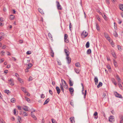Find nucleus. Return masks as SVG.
<instances>
[{
  "instance_id": "nucleus-21",
  "label": "nucleus",
  "mask_w": 123,
  "mask_h": 123,
  "mask_svg": "<svg viewBox=\"0 0 123 123\" xmlns=\"http://www.w3.org/2000/svg\"><path fill=\"white\" fill-rule=\"evenodd\" d=\"M18 81L22 84H23V80H22L21 79L19 78H18Z\"/></svg>"
},
{
  "instance_id": "nucleus-16",
  "label": "nucleus",
  "mask_w": 123,
  "mask_h": 123,
  "mask_svg": "<svg viewBox=\"0 0 123 123\" xmlns=\"http://www.w3.org/2000/svg\"><path fill=\"white\" fill-rule=\"evenodd\" d=\"M97 115L98 113L97 112H95L93 114V115L94 116H96L94 117V118L96 119H97L98 118V116H97Z\"/></svg>"
},
{
  "instance_id": "nucleus-59",
  "label": "nucleus",
  "mask_w": 123,
  "mask_h": 123,
  "mask_svg": "<svg viewBox=\"0 0 123 123\" xmlns=\"http://www.w3.org/2000/svg\"><path fill=\"white\" fill-rule=\"evenodd\" d=\"M4 18L2 17L0 18V21H4Z\"/></svg>"
},
{
  "instance_id": "nucleus-17",
  "label": "nucleus",
  "mask_w": 123,
  "mask_h": 123,
  "mask_svg": "<svg viewBox=\"0 0 123 123\" xmlns=\"http://www.w3.org/2000/svg\"><path fill=\"white\" fill-rule=\"evenodd\" d=\"M22 90L25 93H26L27 92L26 91V89L24 87H22L21 88Z\"/></svg>"
},
{
  "instance_id": "nucleus-49",
  "label": "nucleus",
  "mask_w": 123,
  "mask_h": 123,
  "mask_svg": "<svg viewBox=\"0 0 123 123\" xmlns=\"http://www.w3.org/2000/svg\"><path fill=\"white\" fill-rule=\"evenodd\" d=\"M31 53V51H28L26 52V54L27 55H29Z\"/></svg>"
},
{
  "instance_id": "nucleus-51",
  "label": "nucleus",
  "mask_w": 123,
  "mask_h": 123,
  "mask_svg": "<svg viewBox=\"0 0 123 123\" xmlns=\"http://www.w3.org/2000/svg\"><path fill=\"white\" fill-rule=\"evenodd\" d=\"M118 85H119V86L120 87V88L121 89L122 88V86L120 84V83H118Z\"/></svg>"
},
{
  "instance_id": "nucleus-35",
  "label": "nucleus",
  "mask_w": 123,
  "mask_h": 123,
  "mask_svg": "<svg viewBox=\"0 0 123 123\" xmlns=\"http://www.w3.org/2000/svg\"><path fill=\"white\" fill-rule=\"evenodd\" d=\"M25 99L27 101H28L29 102H30V99L29 98H27V97H25Z\"/></svg>"
},
{
  "instance_id": "nucleus-54",
  "label": "nucleus",
  "mask_w": 123,
  "mask_h": 123,
  "mask_svg": "<svg viewBox=\"0 0 123 123\" xmlns=\"http://www.w3.org/2000/svg\"><path fill=\"white\" fill-rule=\"evenodd\" d=\"M117 80L118 81V83H120L121 82V80L120 78H119Z\"/></svg>"
},
{
  "instance_id": "nucleus-46",
  "label": "nucleus",
  "mask_w": 123,
  "mask_h": 123,
  "mask_svg": "<svg viewBox=\"0 0 123 123\" xmlns=\"http://www.w3.org/2000/svg\"><path fill=\"white\" fill-rule=\"evenodd\" d=\"M5 93H7V94L9 93V91L8 90H5L4 92Z\"/></svg>"
},
{
  "instance_id": "nucleus-31",
  "label": "nucleus",
  "mask_w": 123,
  "mask_h": 123,
  "mask_svg": "<svg viewBox=\"0 0 123 123\" xmlns=\"http://www.w3.org/2000/svg\"><path fill=\"white\" fill-rule=\"evenodd\" d=\"M91 50L90 49H88L87 51V53L89 54L91 53Z\"/></svg>"
},
{
  "instance_id": "nucleus-58",
  "label": "nucleus",
  "mask_w": 123,
  "mask_h": 123,
  "mask_svg": "<svg viewBox=\"0 0 123 123\" xmlns=\"http://www.w3.org/2000/svg\"><path fill=\"white\" fill-rule=\"evenodd\" d=\"M32 66V64L31 63H30L28 64V66L31 67Z\"/></svg>"
},
{
  "instance_id": "nucleus-60",
  "label": "nucleus",
  "mask_w": 123,
  "mask_h": 123,
  "mask_svg": "<svg viewBox=\"0 0 123 123\" xmlns=\"http://www.w3.org/2000/svg\"><path fill=\"white\" fill-rule=\"evenodd\" d=\"M106 2L108 4H110V1L109 0H106Z\"/></svg>"
},
{
  "instance_id": "nucleus-26",
  "label": "nucleus",
  "mask_w": 123,
  "mask_h": 123,
  "mask_svg": "<svg viewBox=\"0 0 123 123\" xmlns=\"http://www.w3.org/2000/svg\"><path fill=\"white\" fill-rule=\"evenodd\" d=\"M69 84L70 86H72L73 85V83L70 79H69Z\"/></svg>"
},
{
  "instance_id": "nucleus-4",
  "label": "nucleus",
  "mask_w": 123,
  "mask_h": 123,
  "mask_svg": "<svg viewBox=\"0 0 123 123\" xmlns=\"http://www.w3.org/2000/svg\"><path fill=\"white\" fill-rule=\"evenodd\" d=\"M115 121L114 118L113 116H111L109 118V121L113 123Z\"/></svg>"
},
{
  "instance_id": "nucleus-61",
  "label": "nucleus",
  "mask_w": 123,
  "mask_h": 123,
  "mask_svg": "<svg viewBox=\"0 0 123 123\" xmlns=\"http://www.w3.org/2000/svg\"><path fill=\"white\" fill-rule=\"evenodd\" d=\"M116 78L117 80L119 78H120L119 77V76L117 74V75L116 77Z\"/></svg>"
},
{
  "instance_id": "nucleus-11",
  "label": "nucleus",
  "mask_w": 123,
  "mask_h": 123,
  "mask_svg": "<svg viewBox=\"0 0 123 123\" xmlns=\"http://www.w3.org/2000/svg\"><path fill=\"white\" fill-rule=\"evenodd\" d=\"M56 89L57 91V92L58 94H59L61 92V90L59 87L58 86H56Z\"/></svg>"
},
{
  "instance_id": "nucleus-14",
  "label": "nucleus",
  "mask_w": 123,
  "mask_h": 123,
  "mask_svg": "<svg viewBox=\"0 0 123 123\" xmlns=\"http://www.w3.org/2000/svg\"><path fill=\"white\" fill-rule=\"evenodd\" d=\"M38 10L39 12L40 13L42 14H44V13L43 10L40 8H38Z\"/></svg>"
},
{
  "instance_id": "nucleus-25",
  "label": "nucleus",
  "mask_w": 123,
  "mask_h": 123,
  "mask_svg": "<svg viewBox=\"0 0 123 123\" xmlns=\"http://www.w3.org/2000/svg\"><path fill=\"white\" fill-rule=\"evenodd\" d=\"M49 100V98H47L45 101L43 105H44L45 104H47Z\"/></svg>"
},
{
  "instance_id": "nucleus-40",
  "label": "nucleus",
  "mask_w": 123,
  "mask_h": 123,
  "mask_svg": "<svg viewBox=\"0 0 123 123\" xmlns=\"http://www.w3.org/2000/svg\"><path fill=\"white\" fill-rule=\"evenodd\" d=\"M48 35L49 37L51 39H52V36L50 33H49L48 34Z\"/></svg>"
},
{
  "instance_id": "nucleus-13",
  "label": "nucleus",
  "mask_w": 123,
  "mask_h": 123,
  "mask_svg": "<svg viewBox=\"0 0 123 123\" xmlns=\"http://www.w3.org/2000/svg\"><path fill=\"white\" fill-rule=\"evenodd\" d=\"M69 90L70 92L71 93V95H72V93L71 92H74V90L73 89V87H70L69 88Z\"/></svg>"
},
{
  "instance_id": "nucleus-38",
  "label": "nucleus",
  "mask_w": 123,
  "mask_h": 123,
  "mask_svg": "<svg viewBox=\"0 0 123 123\" xmlns=\"http://www.w3.org/2000/svg\"><path fill=\"white\" fill-rule=\"evenodd\" d=\"M114 35L115 37H117L118 36V34L117 33L116 31L114 32Z\"/></svg>"
},
{
  "instance_id": "nucleus-2",
  "label": "nucleus",
  "mask_w": 123,
  "mask_h": 123,
  "mask_svg": "<svg viewBox=\"0 0 123 123\" xmlns=\"http://www.w3.org/2000/svg\"><path fill=\"white\" fill-rule=\"evenodd\" d=\"M8 83L12 86H13L14 85V83L12 79L11 78L8 80Z\"/></svg>"
},
{
  "instance_id": "nucleus-30",
  "label": "nucleus",
  "mask_w": 123,
  "mask_h": 123,
  "mask_svg": "<svg viewBox=\"0 0 123 123\" xmlns=\"http://www.w3.org/2000/svg\"><path fill=\"white\" fill-rule=\"evenodd\" d=\"M74 70L78 74L79 73L80 70L79 69H77L76 68H75Z\"/></svg>"
},
{
  "instance_id": "nucleus-57",
  "label": "nucleus",
  "mask_w": 123,
  "mask_h": 123,
  "mask_svg": "<svg viewBox=\"0 0 123 123\" xmlns=\"http://www.w3.org/2000/svg\"><path fill=\"white\" fill-rule=\"evenodd\" d=\"M86 91H87L86 90H85V93L84 94V98H85V97L86 95Z\"/></svg>"
},
{
  "instance_id": "nucleus-28",
  "label": "nucleus",
  "mask_w": 123,
  "mask_h": 123,
  "mask_svg": "<svg viewBox=\"0 0 123 123\" xmlns=\"http://www.w3.org/2000/svg\"><path fill=\"white\" fill-rule=\"evenodd\" d=\"M15 16L13 15H10V19L11 20L13 19L14 18Z\"/></svg>"
},
{
  "instance_id": "nucleus-33",
  "label": "nucleus",
  "mask_w": 123,
  "mask_h": 123,
  "mask_svg": "<svg viewBox=\"0 0 123 123\" xmlns=\"http://www.w3.org/2000/svg\"><path fill=\"white\" fill-rule=\"evenodd\" d=\"M23 115L24 116H28V114L27 113L25 112H24L23 114Z\"/></svg>"
},
{
  "instance_id": "nucleus-20",
  "label": "nucleus",
  "mask_w": 123,
  "mask_h": 123,
  "mask_svg": "<svg viewBox=\"0 0 123 123\" xmlns=\"http://www.w3.org/2000/svg\"><path fill=\"white\" fill-rule=\"evenodd\" d=\"M102 83L101 82H99L97 86V87L99 88L102 85Z\"/></svg>"
},
{
  "instance_id": "nucleus-19",
  "label": "nucleus",
  "mask_w": 123,
  "mask_h": 123,
  "mask_svg": "<svg viewBox=\"0 0 123 123\" xmlns=\"http://www.w3.org/2000/svg\"><path fill=\"white\" fill-rule=\"evenodd\" d=\"M50 55L52 57H54V53L53 51V50H52L50 53Z\"/></svg>"
},
{
  "instance_id": "nucleus-24",
  "label": "nucleus",
  "mask_w": 123,
  "mask_h": 123,
  "mask_svg": "<svg viewBox=\"0 0 123 123\" xmlns=\"http://www.w3.org/2000/svg\"><path fill=\"white\" fill-rule=\"evenodd\" d=\"M11 101L12 103H15L16 102L15 99L14 98H12L11 99Z\"/></svg>"
},
{
  "instance_id": "nucleus-8",
  "label": "nucleus",
  "mask_w": 123,
  "mask_h": 123,
  "mask_svg": "<svg viewBox=\"0 0 123 123\" xmlns=\"http://www.w3.org/2000/svg\"><path fill=\"white\" fill-rule=\"evenodd\" d=\"M64 52L66 54V56H69L70 53L68 50L66 49H64Z\"/></svg>"
},
{
  "instance_id": "nucleus-52",
  "label": "nucleus",
  "mask_w": 123,
  "mask_h": 123,
  "mask_svg": "<svg viewBox=\"0 0 123 123\" xmlns=\"http://www.w3.org/2000/svg\"><path fill=\"white\" fill-rule=\"evenodd\" d=\"M111 80L112 82L113 83L116 81L113 78H112L111 79Z\"/></svg>"
},
{
  "instance_id": "nucleus-15",
  "label": "nucleus",
  "mask_w": 123,
  "mask_h": 123,
  "mask_svg": "<svg viewBox=\"0 0 123 123\" xmlns=\"http://www.w3.org/2000/svg\"><path fill=\"white\" fill-rule=\"evenodd\" d=\"M74 119V117H72L70 118V120L71 122L72 123H75Z\"/></svg>"
},
{
  "instance_id": "nucleus-36",
  "label": "nucleus",
  "mask_w": 123,
  "mask_h": 123,
  "mask_svg": "<svg viewBox=\"0 0 123 123\" xmlns=\"http://www.w3.org/2000/svg\"><path fill=\"white\" fill-rule=\"evenodd\" d=\"M113 61H114L113 63H114V66H115L116 67L117 66V62L115 61V60H114Z\"/></svg>"
},
{
  "instance_id": "nucleus-44",
  "label": "nucleus",
  "mask_w": 123,
  "mask_h": 123,
  "mask_svg": "<svg viewBox=\"0 0 123 123\" xmlns=\"http://www.w3.org/2000/svg\"><path fill=\"white\" fill-rule=\"evenodd\" d=\"M103 98L105 99V98H106V93H104L103 94Z\"/></svg>"
},
{
  "instance_id": "nucleus-1",
  "label": "nucleus",
  "mask_w": 123,
  "mask_h": 123,
  "mask_svg": "<svg viewBox=\"0 0 123 123\" xmlns=\"http://www.w3.org/2000/svg\"><path fill=\"white\" fill-rule=\"evenodd\" d=\"M88 34V33L85 31H84L82 33L81 35V36L83 38L86 37L87 36Z\"/></svg>"
},
{
  "instance_id": "nucleus-34",
  "label": "nucleus",
  "mask_w": 123,
  "mask_h": 123,
  "mask_svg": "<svg viewBox=\"0 0 123 123\" xmlns=\"http://www.w3.org/2000/svg\"><path fill=\"white\" fill-rule=\"evenodd\" d=\"M102 16H103L104 19L105 20H107V17L105 16V14H103V15H102Z\"/></svg>"
},
{
  "instance_id": "nucleus-63",
  "label": "nucleus",
  "mask_w": 123,
  "mask_h": 123,
  "mask_svg": "<svg viewBox=\"0 0 123 123\" xmlns=\"http://www.w3.org/2000/svg\"><path fill=\"white\" fill-rule=\"evenodd\" d=\"M15 75L17 77H18L19 76L18 74L17 73H15Z\"/></svg>"
},
{
  "instance_id": "nucleus-41",
  "label": "nucleus",
  "mask_w": 123,
  "mask_h": 123,
  "mask_svg": "<svg viewBox=\"0 0 123 123\" xmlns=\"http://www.w3.org/2000/svg\"><path fill=\"white\" fill-rule=\"evenodd\" d=\"M72 26V25L71 24V23L70 21H69V29L70 31H71V29Z\"/></svg>"
},
{
  "instance_id": "nucleus-27",
  "label": "nucleus",
  "mask_w": 123,
  "mask_h": 123,
  "mask_svg": "<svg viewBox=\"0 0 123 123\" xmlns=\"http://www.w3.org/2000/svg\"><path fill=\"white\" fill-rule=\"evenodd\" d=\"M75 66L76 67H80V63L79 62H77L75 64Z\"/></svg>"
},
{
  "instance_id": "nucleus-43",
  "label": "nucleus",
  "mask_w": 123,
  "mask_h": 123,
  "mask_svg": "<svg viewBox=\"0 0 123 123\" xmlns=\"http://www.w3.org/2000/svg\"><path fill=\"white\" fill-rule=\"evenodd\" d=\"M52 123H57L53 119H51Z\"/></svg>"
},
{
  "instance_id": "nucleus-37",
  "label": "nucleus",
  "mask_w": 123,
  "mask_h": 123,
  "mask_svg": "<svg viewBox=\"0 0 123 123\" xmlns=\"http://www.w3.org/2000/svg\"><path fill=\"white\" fill-rule=\"evenodd\" d=\"M57 61L58 63V64L59 65H62L61 62L59 60V59H57Z\"/></svg>"
},
{
  "instance_id": "nucleus-39",
  "label": "nucleus",
  "mask_w": 123,
  "mask_h": 123,
  "mask_svg": "<svg viewBox=\"0 0 123 123\" xmlns=\"http://www.w3.org/2000/svg\"><path fill=\"white\" fill-rule=\"evenodd\" d=\"M111 54L115 58H116V55L115 53L114 52H113L111 53Z\"/></svg>"
},
{
  "instance_id": "nucleus-7",
  "label": "nucleus",
  "mask_w": 123,
  "mask_h": 123,
  "mask_svg": "<svg viewBox=\"0 0 123 123\" xmlns=\"http://www.w3.org/2000/svg\"><path fill=\"white\" fill-rule=\"evenodd\" d=\"M66 59L67 60V63L68 64H70L71 62V59L69 56H66Z\"/></svg>"
},
{
  "instance_id": "nucleus-55",
  "label": "nucleus",
  "mask_w": 123,
  "mask_h": 123,
  "mask_svg": "<svg viewBox=\"0 0 123 123\" xmlns=\"http://www.w3.org/2000/svg\"><path fill=\"white\" fill-rule=\"evenodd\" d=\"M96 28L98 30H99V26L97 24H96Z\"/></svg>"
},
{
  "instance_id": "nucleus-10",
  "label": "nucleus",
  "mask_w": 123,
  "mask_h": 123,
  "mask_svg": "<svg viewBox=\"0 0 123 123\" xmlns=\"http://www.w3.org/2000/svg\"><path fill=\"white\" fill-rule=\"evenodd\" d=\"M94 81L95 82V84L97 85L98 83V80L97 77H95L94 78Z\"/></svg>"
},
{
  "instance_id": "nucleus-48",
  "label": "nucleus",
  "mask_w": 123,
  "mask_h": 123,
  "mask_svg": "<svg viewBox=\"0 0 123 123\" xmlns=\"http://www.w3.org/2000/svg\"><path fill=\"white\" fill-rule=\"evenodd\" d=\"M45 97V96L43 94H42L41 95V97L42 98H44Z\"/></svg>"
},
{
  "instance_id": "nucleus-64",
  "label": "nucleus",
  "mask_w": 123,
  "mask_h": 123,
  "mask_svg": "<svg viewBox=\"0 0 123 123\" xmlns=\"http://www.w3.org/2000/svg\"><path fill=\"white\" fill-rule=\"evenodd\" d=\"M0 98L1 99H3L2 96L0 92Z\"/></svg>"
},
{
  "instance_id": "nucleus-50",
  "label": "nucleus",
  "mask_w": 123,
  "mask_h": 123,
  "mask_svg": "<svg viewBox=\"0 0 123 123\" xmlns=\"http://www.w3.org/2000/svg\"><path fill=\"white\" fill-rule=\"evenodd\" d=\"M49 92L50 94L51 95H52L53 94V93L52 91L51 90H49Z\"/></svg>"
},
{
  "instance_id": "nucleus-45",
  "label": "nucleus",
  "mask_w": 123,
  "mask_h": 123,
  "mask_svg": "<svg viewBox=\"0 0 123 123\" xmlns=\"http://www.w3.org/2000/svg\"><path fill=\"white\" fill-rule=\"evenodd\" d=\"M18 121L20 123V121L21 120V117H20L18 116Z\"/></svg>"
},
{
  "instance_id": "nucleus-18",
  "label": "nucleus",
  "mask_w": 123,
  "mask_h": 123,
  "mask_svg": "<svg viewBox=\"0 0 123 123\" xmlns=\"http://www.w3.org/2000/svg\"><path fill=\"white\" fill-rule=\"evenodd\" d=\"M31 117L33 118H34V119L36 120L37 119L36 118L35 116V115L33 114L32 111L31 113Z\"/></svg>"
},
{
  "instance_id": "nucleus-47",
  "label": "nucleus",
  "mask_w": 123,
  "mask_h": 123,
  "mask_svg": "<svg viewBox=\"0 0 123 123\" xmlns=\"http://www.w3.org/2000/svg\"><path fill=\"white\" fill-rule=\"evenodd\" d=\"M123 123V116H122L121 118V120H120V123Z\"/></svg>"
},
{
  "instance_id": "nucleus-62",
  "label": "nucleus",
  "mask_w": 123,
  "mask_h": 123,
  "mask_svg": "<svg viewBox=\"0 0 123 123\" xmlns=\"http://www.w3.org/2000/svg\"><path fill=\"white\" fill-rule=\"evenodd\" d=\"M17 107L18 108V109L19 110H21V107L20 106H17Z\"/></svg>"
},
{
  "instance_id": "nucleus-23",
  "label": "nucleus",
  "mask_w": 123,
  "mask_h": 123,
  "mask_svg": "<svg viewBox=\"0 0 123 123\" xmlns=\"http://www.w3.org/2000/svg\"><path fill=\"white\" fill-rule=\"evenodd\" d=\"M60 88L61 89V91L63 92H64V89L63 88V85H62V84H60Z\"/></svg>"
},
{
  "instance_id": "nucleus-3",
  "label": "nucleus",
  "mask_w": 123,
  "mask_h": 123,
  "mask_svg": "<svg viewBox=\"0 0 123 123\" xmlns=\"http://www.w3.org/2000/svg\"><path fill=\"white\" fill-rule=\"evenodd\" d=\"M114 93L116 97L121 98H123L121 95L118 93L117 92H114Z\"/></svg>"
},
{
  "instance_id": "nucleus-29",
  "label": "nucleus",
  "mask_w": 123,
  "mask_h": 123,
  "mask_svg": "<svg viewBox=\"0 0 123 123\" xmlns=\"http://www.w3.org/2000/svg\"><path fill=\"white\" fill-rule=\"evenodd\" d=\"M86 48H88L89 47V43L88 42H87L86 45Z\"/></svg>"
},
{
  "instance_id": "nucleus-53",
  "label": "nucleus",
  "mask_w": 123,
  "mask_h": 123,
  "mask_svg": "<svg viewBox=\"0 0 123 123\" xmlns=\"http://www.w3.org/2000/svg\"><path fill=\"white\" fill-rule=\"evenodd\" d=\"M32 77H31V76H30L29 77L28 81H32Z\"/></svg>"
},
{
  "instance_id": "nucleus-56",
  "label": "nucleus",
  "mask_w": 123,
  "mask_h": 123,
  "mask_svg": "<svg viewBox=\"0 0 123 123\" xmlns=\"http://www.w3.org/2000/svg\"><path fill=\"white\" fill-rule=\"evenodd\" d=\"M1 53L2 54L1 55V56H3L4 55L3 54L5 53V52H4L3 51H1Z\"/></svg>"
},
{
  "instance_id": "nucleus-9",
  "label": "nucleus",
  "mask_w": 123,
  "mask_h": 123,
  "mask_svg": "<svg viewBox=\"0 0 123 123\" xmlns=\"http://www.w3.org/2000/svg\"><path fill=\"white\" fill-rule=\"evenodd\" d=\"M68 35L66 34H64V40L65 42L67 43L68 42Z\"/></svg>"
},
{
  "instance_id": "nucleus-22",
  "label": "nucleus",
  "mask_w": 123,
  "mask_h": 123,
  "mask_svg": "<svg viewBox=\"0 0 123 123\" xmlns=\"http://www.w3.org/2000/svg\"><path fill=\"white\" fill-rule=\"evenodd\" d=\"M25 107L26 108H25L24 107H23L22 108L23 109V110H25V111H29L28 109V107L27 106H25Z\"/></svg>"
},
{
  "instance_id": "nucleus-12",
  "label": "nucleus",
  "mask_w": 123,
  "mask_h": 123,
  "mask_svg": "<svg viewBox=\"0 0 123 123\" xmlns=\"http://www.w3.org/2000/svg\"><path fill=\"white\" fill-rule=\"evenodd\" d=\"M61 81L62 83L61 84L62 85H63V86H65V85H64V84H65V85H67L66 83V82L64 80L62 79Z\"/></svg>"
},
{
  "instance_id": "nucleus-42",
  "label": "nucleus",
  "mask_w": 123,
  "mask_h": 123,
  "mask_svg": "<svg viewBox=\"0 0 123 123\" xmlns=\"http://www.w3.org/2000/svg\"><path fill=\"white\" fill-rule=\"evenodd\" d=\"M117 48H118V49L119 50V51H121V50H122V49H121V46H120L119 45H118L117 46Z\"/></svg>"
},
{
  "instance_id": "nucleus-32",
  "label": "nucleus",
  "mask_w": 123,
  "mask_h": 123,
  "mask_svg": "<svg viewBox=\"0 0 123 123\" xmlns=\"http://www.w3.org/2000/svg\"><path fill=\"white\" fill-rule=\"evenodd\" d=\"M119 7L120 9L123 11V5L122 4L120 5L119 6Z\"/></svg>"
},
{
  "instance_id": "nucleus-5",
  "label": "nucleus",
  "mask_w": 123,
  "mask_h": 123,
  "mask_svg": "<svg viewBox=\"0 0 123 123\" xmlns=\"http://www.w3.org/2000/svg\"><path fill=\"white\" fill-rule=\"evenodd\" d=\"M104 34L105 35V37L106 39L109 42L110 41V37L108 35V34L106 33H104Z\"/></svg>"
},
{
  "instance_id": "nucleus-6",
  "label": "nucleus",
  "mask_w": 123,
  "mask_h": 123,
  "mask_svg": "<svg viewBox=\"0 0 123 123\" xmlns=\"http://www.w3.org/2000/svg\"><path fill=\"white\" fill-rule=\"evenodd\" d=\"M56 3L57 4V9L58 10H62V8L60 5L59 2L58 1L56 2Z\"/></svg>"
}]
</instances>
